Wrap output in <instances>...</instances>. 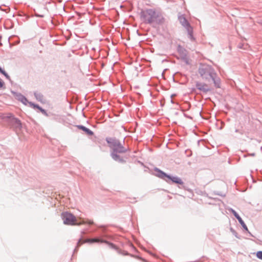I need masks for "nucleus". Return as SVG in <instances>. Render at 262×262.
I'll return each mask as SVG.
<instances>
[{
	"label": "nucleus",
	"mask_w": 262,
	"mask_h": 262,
	"mask_svg": "<svg viewBox=\"0 0 262 262\" xmlns=\"http://www.w3.org/2000/svg\"><path fill=\"white\" fill-rule=\"evenodd\" d=\"M232 212L234 214V215L235 216V217L238 220V219L241 218V217L239 216V215L234 211L233 210Z\"/></svg>",
	"instance_id": "ddd939ff"
},
{
	"label": "nucleus",
	"mask_w": 262,
	"mask_h": 262,
	"mask_svg": "<svg viewBox=\"0 0 262 262\" xmlns=\"http://www.w3.org/2000/svg\"><path fill=\"white\" fill-rule=\"evenodd\" d=\"M143 17L144 21L149 24L155 23L157 24H162L164 22V18L162 14L151 9L143 12Z\"/></svg>",
	"instance_id": "7ed1b4c3"
},
{
	"label": "nucleus",
	"mask_w": 262,
	"mask_h": 262,
	"mask_svg": "<svg viewBox=\"0 0 262 262\" xmlns=\"http://www.w3.org/2000/svg\"><path fill=\"white\" fill-rule=\"evenodd\" d=\"M22 101H23V102H25L24 101H27V99H26L25 98H24L23 99Z\"/></svg>",
	"instance_id": "dca6fc26"
},
{
	"label": "nucleus",
	"mask_w": 262,
	"mask_h": 262,
	"mask_svg": "<svg viewBox=\"0 0 262 262\" xmlns=\"http://www.w3.org/2000/svg\"><path fill=\"white\" fill-rule=\"evenodd\" d=\"M179 20L180 23L185 27L187 28V30L189 32H191V28L190 27L188 23L187 22L186 18L183 16H181L179 17Z\"/></svg>",
	"instance_id": "0eeeda50"
},
{
	"label": "nucleus",
	"mask_w": 262,
	"mask_h": 262,
	"mask_svg": "<svg viewBox=\"0 0 262 262\" xmlns=\"http://www.w3.org/2000/svg\"><path fill=\"white\" fill-rule=\"evenodd\" d=\"M200 75L198 89L205 92L211 91L213 86L220 88V79L214 70L210 66L201 64L199 69Z\"/></svg>",
	"instance_id": "f257e3e1"
},
{
	"label": "nucleus",
	"mask_w": 262,
	"mask_h": 262,
	"mask_svg": "<svg viewBox=\"0 0 262 262\" xmlns=\"http://www.w3.org/2000/svg\"><path fill=\"white\" fill-rule=\"evenodd\" d=\"M256 256L260 259H262V251H258L256 253Z\"/></svg>",
	"instance_id": "9b49d317"
},
{
	"label": "nucleus",
	"mask_w": 262,
	"mask_h": 262,
	"mask_svg": "<svg viewBox=\"0 0 262 262\" xmlns=\"http://www.w3.org/2000/svg\"><path fill=\"white\" fill-rule=\"evenodd\" d=\"M30 105L31 106L33 107L34 108H36L37 109H39L40 107L39 105L34 104L31 102L30 103Z\"/></svg>",
	"instance_id": "f8f14e48"
},
{
	"label": "nucleus",
	"mask_w": 262,
	"mask_h": 262,
	"mask_svg": "<svg viewBox=\"0 0 262 262\" xmlns=\"http://www.w3.org/2000/svg\"><path fill=\"white\" fill-rule=\"evenodd\" d=\"M238 221L241 224V225L242 226V227L247 231H248V228L246 224H245L244 222L243 221L242 218L238 219Z\"/></svg>",
	"instance_id": "1a4fd4ad"
},
{
	"label": "nucleus",
	"mask_w": 262,
	"mask_h": 262,
	"mask_svg": "<svg viewBox=\"0 0 262 262\" xmlns=\"http://www.w3.org/2000/svg\"><path fill=\"white\" fill-rule=\"evenodd\" d=\"M38 110H39L40 111V112L43 114H46V112L45 111V110H44L43 109H42L41 107H40Z\"/></svg>",
	"instance_id": "4468645a"
},
{
	"label": "nucleus",
	"mask_w": 262,
	"mask_h": 262,
	"mask_svg": "<svg viewBox=\"0 0 262 262\" xmlns=\"http://www.w3.org/2000/svg\"><path fill=\"white\" fill-rule=\"evenodd\" d=\"M106 141L109 144V146L114 150V152L112 154V158L116 161L124 162V160L120 159L119 156L115 152H124L126 151V149H125L122 145L115 138H107Z\"/></svg>",
	"instance_id": "20e7f679"
},
{
	"label": "nucleus",
	"mask_w": 262,
	"mask_h": 262,
	"mask_svg": "<svg viewBox=\"0 0 262 262\" xmlns=\"http://www.w3.org/2000/svg\"><path fill=\"white\" fill-rule=\"evenodd\" d=\"M76 127L79 129L83 130L84 132H85V134H86L88 135H93V132L90 130L89 128H87L86 127L82 126V125H77Z\"/></svg>",
	"instance_id": "6e6552de"
},
{
	"label": "nucleus",
	"mask_w": 262,
	"mask_h": 262,
	"mask_svg": "<svg viewBox=\"0 0 262 262\" xmlns=\"http://www.w3.org/2000/svg\"><path fill=\"white\" fill-rule=\"evenodd\" d=\"M94 242L104 243H106V244L109 245L111 247L116 248V246L114 244L110 243L107 241H104L102 239H100L99 238H89V239H86L83 241V242H82L81 240H80L79 241V242L78 243V245L80 246L81 244H82L83 243H94Z\"/></svg>",
	"instance_id": "39448f33"
},
{
	"label": "nucleus",
	"mask_w": 262,
	"mask_h": 262,
	"mask_svg": "<svg viewBox=\"0 0 262 262\" xmlns=\"http://www.w3.org/2000/svg\"><path fill=\"white\" fill-rule=\"evenodd\" d=\"M61 217L63 223L66 225L79 226L85 224L89 225H93L94 224L93 221L92 220L81 217L77 218L73 214L69 212L62 213Z\"/></svg>",
	"instance_id": "f03ea898"
},
{
	"label": "nucleus",
	"mask_w": 262,
	"mask_h": 262,
	"mask_svg": "<svg viewBox=\"0 0 262 262\" xmlns=\"http://www.w3.org/2000/svg\"><path fill=\"white\" fill-rule=\"evenodd\" d=\"M4 85V82L0 80V88H2Z\"/></svg>",
	"instance_id": "2eb2a0df"
},
{
	"label": "nucleus",
	"mask_w": 262,
	"mask_h": 262,
	"mask_svg": "<svg viewBox=\"0 0 262 262\" xmlns=\"http://www.w3.org/2000/svg\"><path fill=\"white\" fill-rule=\"evenodd\" d=\"M161 174L162 175L163 177H167V178L171 180L173 182H174L175 183L179 184H181L183 183L181 179L178 177H171L169 176H168L167 174H166V173H165L163 172H161Z\"/></svg>",
	"instance_id": "423d86ee"
},
{
	"label": "nucleus",
	"mask_w": 262,
	"mask_h": 262,
	"mask_svg": "<svg viewBox=\"0 0 262 262\" xmlns=\"http://www.w3.org/2000/svg\"><path fill=\"white\" fill-rule=\"evenodd\" d=\"M0 72L5 75L7 78H9L8 75L0 67Z\"/></svg>",
	"instance_id": "9d476101"
}]
</instances>
